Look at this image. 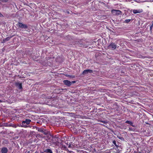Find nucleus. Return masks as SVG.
I'll use <instances>...</instances> for the list:
<instances>
[{
    "label": "nucleus",
    "instance_id": "nucleus-1",
    "mask_svg": "<svg viewBox=\"0 0 153 153\" xmlns=\"http://www.w3.org/2000/svg\"><path fill=\"white\" fill-rule=\"evenodd\" d=\"M112 14L114 15H119L121 14V12L118 10H111Z\"/></svg>",
    "mask_w": 153,
    "mask_h": 153
},
{
    "label": "nucleus",
    "instance_id": "nucleus-2",
    "mask_svg": "<svg viewBox=\"0 0 153 153\" xmlns=\"http://www.w3.org/2000/svg\"><path fill=\"white\" fill-rule=\"evenodd\" d=\"M18 25L20 28H22L26 29L27 28V25L23 24L21 23H18Z\"/></svg>",
    "mask_w": 153,
    "mask_h": 153
},
{
    "label": "nucleus",
    "instance_id": "nucleus-3",
    "mask_svg": "<svg viewBox=\"0 0 153 153\" xmlns=\"http://www.w3.org/2000/svg\"><path fill=\"white\" fill-rule=\"evenodd\" d=\"M116 45L113 43H112L109 46H108V48L110 49H114L116 48Z\"/></svg>",
    "mask_w": 153,
    "mask_h": 153
},
{
    "label": "nucleus",
    "instance_id": "nucleus-4",
    "mask_svg": "<svg viewBox=\"0 0 153 153\" xmlns=\"http://www.w3.org/2000/svg\"><path fill=\"white\" fill-rule=\"evenodd\" d=\"M64 83L66 85L68 86H70L71 85L72 82L69 81L65 80L63 81Z\"/></svg>",
    "mask_w": 153,
    "mask_h": 153
},
{
    "label": "nucleus",
    "instance_id": "nucleus-5",
    "mask_svg": "<svg viewBox=\"0 0 153 153\" xmlns=\"http://www.w3.org/2000/svg\"><path fill=\"white\" fill-rule=\"evenodd\" d=\"M76 145L74 143H70V144L68 146V148L73 149V148L76 147Z\"/></svg>",
    "mask_w": 153,
    "mask_h": 153
},
{
    "label": "nucleus",
    "instance_id": "nucleus-6",
    "mask_svg": "<svg viewBox=\"0 0 153 153\" xmlns=\"http://www.w3.org/2000/svg\"><path fill=\"white\" fill-rule=\"evenodd\" d=\"M92 71L90 69H86L84 70L82 73V74H88V72L91 73L92 72Z\"/></svg>",
    "mask_w": 153,
    "mask_h": 153
},
{
    "label": "nucleus",
    "instance_id": "nucleus-7",
    "mask_svg": "<svg viewBox=\"0 0 153 153\" xmlns=\"http://www.w3.org/2000/svg\"><path fill=\"white\" fill-rule=\"evenodd\" d=\"M142 9L139 10H133V12L134 13H140L142 12Z\"/></svg>",
    "mask_w": 153,
    "mask_h": 153
},
{
    "label": "nucleus",
    "instance_id": "nucleus-8",
    "mask_svg": "<svg viewBox=\"0 0 153 153\" xmlns=\"http://www.w3.org/2000/svg\"><path fill=\"white\" fill-rule=\"evenodd\" d=\"M30 122L31 120H30L26 119L25 121H23L22 123L23 124L26 123L27 125H28L30 124Z\"/></svg>",
    "mask_w": 153,
    "mask_h": 153
},
{
    "label": "nucleus",
    "instance_id": "nucleus-9",
    "mask_svg": "<svg viewBox=\"0 0 153 153\" xmlns=\"http://www.w3.org/2000/svg\"><path fill=\"white\" fill-rule=\"evenodd\" d=\"M8 151L6 147L2 148L1 150V153H7Z\"/></svg>",
    "mask_w": 153,
    "mask_h": 153
},
{
    "label": "nucleus",
    "instance_id": "nucleus-10",
    "mask_svg": "<svg viewBox=\"0 0 153 153\" xmlns=\"http://www.w3.org/2000/svg\"><path fill=\"white\" fill-rule=\"evenodd\" d=\"M44 152L46 153H52V152L50 149H47L45 150Z\"/></svg>",
    "mask_w": 153,
    "mask_h": 153
},
{
    "label": "nucleus",
    "instance_id": "nucleus-11",
    "mask_svg": "<svg viewBox=\"0 0 153 153\" xmlns=\"http://www.w3.org/2000/svg\"><path fill=\"white\" fill-rule=\"evenodd\" d=\"M17 85L18 86L19 88L21 89L22 88V85L21 83H18Z\"/></svg>",
    "mask_w": 153,
    "mask_h": 153
},
{
    "label": "nucleus",
    "instance_id": "nucleus-12",
    "mask_svg": "<svg viewBox=\"0 0 153 153\" xmlns=\"http://www.w3.org/2000/svg\"><path fill=\"white\" fill-rule=\"evenodd\" d=\"M44 129L43 128H38V131H39L42 132H44Z\"/></svg>",
    "mask_w": 153,
    "mask_h": 153
},
{
    "label": "nucleus",
    "instance_id": "nucleus-13",
    "mask_svg": "<svg viewBox=\"0 0 153 153\" xmlns=\"http://www.w3.org/2000/svg\"><path fill=\"white\" fill-rule=\"evenodd\" d=\"M153 27V23H152V25L150 26V30L151 33H152V29Z\"/></svg>",
    "mask_w": 153,
    "mask_h": 153
},
{
    "label": "nucleus",
    "instance_id": "nucleus-14",
    "mask_svg": "<svg viewBox=\"0 0 153 153\" xmlns=\"http://www.w3.org/2000/svg\"><path fill=\"white\" fill-rule=\"evenodd\" d=\"M126 123L130 124L131 125H132V123L131 121H126Z\"/></svg>",
    "mask_w": 153,
    "mask_h": 153
},
{
    "label": "nucleus",
    "instance_id": "nucleus-15",
    "mask_svg": "<svg viewBox=\"0 0 153 153\" xmlns=\"http://www.w3.org/2000/svg\"><path fill=\"white\" fill-rule=\"evenodd\" d=\"M9 126H12L15 128H16V125L13 124H10Z\"/></svg>",
    "mask_w": 153,
    "mask_h": 153
},
{
    "label": "nucleus",
    "instance_id": "nucleus-16",
    "mask_svg": "<svg viewBox=\"0 0 153 153\" xmlns=\"http://www.w3.org/2000/svg\"><path fill=\"white\" fill-rule=\"evenodd\" d=\"M42 132L45 135H46L47 134V133L46 132L45 130L44 129V132Z\"/></svg>",
    "mask_w": 153,
    "mask_h": 153
},
{
    "label": "nucleus",
    "instance_id": "nucleus-17",
    "mask_svg": "<svg viewBox=\"0 0 153 153\" xmlns=\"http://www.w3.org/2000/svg\"><path fill=\"white\" fill-rule=\"evenodd\" d=\"M130 19H127L125 20V22L126 23H128L130 21Z\"/></svg>",
    "mask_w": 153,
    "mask_h": 153
},
{
    "label": "nucleus",
    "instance_id": "nucleus-18",
    "mask_svg": "<svg viewBox=\"0 0 153 153\" xmlns=\"http://www.w3.org/2000/svg\"><path fill=\"white\" fill-rule=\"evenodd\" d=\"M0 1H2L4 2H6L7 1V0H0Z\"/></svg>",
    "mask_w": 153,
    "mask_h": 153
},
{
    "label": "nucleus",
    "instance_id": "nucleus-19",
    "mask_svg": "<svg viewBox=\"0 0 153 153\" xmlns=\"http://www.w3.org/2000/svg\"><path fill=\"white\" fill-rule=\"evenodd\" d=\"M3 17V15L0 13V17Z\"/></svg>",
    "mask_w": 153,
    "mask_h": 153
},
{
    "label": "nucleus",
    "instance_id": "nucleus-20",
    "mask_svg": "<svg viewBox=\"0 0 153 153\" xmlns=\"http://www.w3.org/2000/svg\"><path fill=\"white\" fill-rule=\"evenodd\" d=\"M62 1L63 2H66V1L68 0H62Z\"/></svg>",
    "mask_w": 153,
    "mask_h": 153
},
{
    "label": "nucleus",
    "instance_id": "nucleus-21",
    "mask_svg": "<svg viewBox=\"0 0 153 153\" xmlns=\"http://www.w3.org/2000/svg\"><path fill=\"white\" fill-rule=\"evenodd\" d=\"M102 123H105V124H106V122L105 121H102Z\"/></svg>",
    "mask_w": 153,
    "mask_h": 153
},
{
    "label": "nucleus",
    "instance_id": "nucleus-22",
    "mask_svg": "<svg viewBox=\"0 0 153 153\" xmlns=\"http://www.w3.org/2000/svg\"><path fill=\"white\" fill-rule=\"evenodd\" d=\"M72 82V83H74L75 82V81H72L71 82Z\"/></svg>",
    "mask_w": 153,
    "mask_h": 153
},
{
    "label": "nucleus",
    "instance_id": "nucleus-23",
    "mask_svg": "<svg viewBox=\"0 0 153 153\" xmlns=\"http://www.w3.org/2000/svg\"><path fill=\"white\" fill-rule=\"evenodd\" d=\"M113 143H114H114H115V141H113Z\"/></svg>",
    "mask_w": 153,
    "mask_h": 153
},
{
    "label": "nucleus",
    "instance_id": "nucleus-24",
    "mask_svg": "<svg viewBox=\"0 0 153 153\" xmlns=\"http://www.w3.org/2000/svg\"><path fill=\"white\" fill-rule=\"evenodd\" d=\"M27 126H24V127H27ZM23 127H24V126H23Z\"/></svg>",
    "mask_w": 153,
    "mask_h": 153
},
{
    "label": "nucleus",
    "instance_id": "nucleus-25",
    "mask_svg": "<svg viewBox=\"0 0 153 153\" xmlns=\"http://www.w3.org/2000/svg\"><path fill=\"white\" fill-rule=\"evenodd\" d=\"M7 41H8V40L7 39H5Z\"/></svg>",
    "mask_w": 153,
    "mask_h": 153
},
{
    "label": "nucleus",
    "instance_id": "nucleus-26",
    "mask_svg": "<svg viewBox=\"0 0 153 153\" xmlns=\"http://www.w3.org/2000/svg\"><path fill=\"white\" fill-rule=\"evenodd\" d=\"M36 153V152H35V153Z\"/></svg>",
    "mask_w": 153,
    "mask_h": 153
},
{
    "label": "nucleus",
    "instance_id": "nucleus-27",
    "mask_svg": "<svg viewBox=\"0 0 153 153\" xmlns=\"http://www.w3.org/2000/svg\"><path fill=\"white\" fill-rule=\"evenodd\" d=\"M1 101H0V102H1Z\"/></svg>",
    "mask_w": 153,
    "mask_h": 153
},
{
    "label": "nucleus",
    "instance_id": "nucleus-28",
    "mask_svg": "<svg viewBox=\"0 0 153 153\" xmlns=\"http://www.w3.org/2000/svg\"><path fill=\"white\" fill-rule=\"evenodd\" d=\"M42 153H43L42 152Z\"/></svg>",
    "mask_w": 153,
    "mask_h": 153
}]
</instances>
